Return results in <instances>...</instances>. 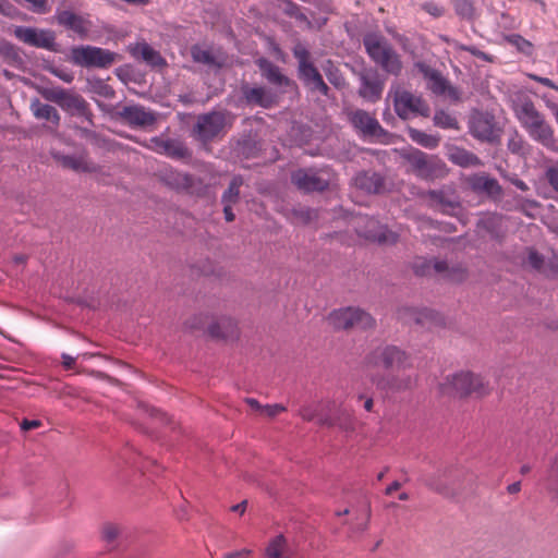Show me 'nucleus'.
I'll return each mask as SVG.
<instances>
[{"mask_svg":"<svg viewBox=\"0 0 558 558\" xmlns=\"http://www.w3.org/2000/svg\"><path fill=\"white\" fill-rule=\"evenodd\" d=\"M265 76L269 82L277 85H283L289 83V80L284 75H282L279 71V68L275 65H269L265 70Z\"/></svg>","mask_w":558,"mask_h":558,"instance_id":"obj_44","label":"nucleus"},{"mask_svg":"<svg viewBox=\"0 0 558 558\" xmlns=\"http://www.w3.org/2000/svg\"><path fill=\"white\" fill-rule=\"evenodd\" d=\"M165 181L168 185L175 190H181L189 193H194L196 191L195 178L185 172L171 170L165 174Z\"/></svg>","mask_w":558,"mask_h":558,"instance_id":"obj_26","label":"nucleus"},{"mask_svg":"<svg viewBox=\"0 0 558 558\" xmlns=\"http://www.w3.org/2000/svg\"><path fill=\"white\" fill-rule=\"evenodd\" d=\"M422 10L434 17H440L445 14L444 7L435 3V2H425L422 4Z\"/></svg>","mask_w":558,"mask_h":558,"instance_id":"obj_48","label":"nucleus"},{"mask_svg":"<svg viewBox=\"0 0 558 558\" xmlns=\"http://www.w3.org/2000/svg\"><path fill=\"white\" fill-rule=\"evenodd\" d=\"M412 268L417 276H429L435 272L444 279L457 282L466 278V270L461 265L450 267L445 260H428L418 257L413 262Z\"/></svg>","mask_w":558,"mask_h":558,"instance_id":"obj_6","label":"nucleus"},{"mask_svg":"<svg viewBox=\"0 0 558 558\" xmlns=\"http://www.w3.org/2000/svg\"><path fill=\"white\" fill-rule=\"evenodd\" d=\"M292 182L304 192H322L330 183V174L326 171L300 169L292 173Z\"/></svg>","mask_w":558,"mask_h":558,"instance_id":"obj_11","label":"nucleus"},{"mask_svg":"<svg viewBox=\"0 0 558 558\" xmlns=\"http://www.w3.org/2000/svg\"><path fill=\"white\" fill-rule=\"evenodd\" d=\"M425 484L434 492L446 497H450L456 494V488L449 483L447 472H438L435 475L427 477L425 480Z\"/></svg>","mask_w":558,"mask_h":558,"instance_id":"obj_31","label":"nucleus"},{"mask_svg":"<svg viewBox=\"0 0 558 558\" xmlns=\"http://www.w3.org/2000/svg\"><path fill=\"white\" fill-rule=\"evenodd\" d=\"M118 54L108 49L95 46H77L71 49V61L82 68L108 69L117 60Z\"/></svg>","mask_w":558,"mask_h":558,"instance_id":"obj_4","label":"nucleus"},{"mask_svg":"<svg viewBox=\"0 0 558 558\" xmlns=\"http://www.w3.org/2000/svg\"><path fill=\"white\" fill-rule=\"evenodd\" d=\"M281 3H282L281 9L287 15H289L291 17H295V19L304 17L300 11V7L296 3H294L293 1L282 0Z\"/></svg>","mask_w":558,"mask_h":558,"instance_id":"obj_46","label":"nucleus"},{"mask_svg":"<svg viewBox=\"0 0 558 558\" xmlns=\"http://www.w3.org/2000/svg\"><path fill=\"white\" fill-rule=\"evenodd\" d=\"M415 68L418 72L424 76L425 80L432 78V76L437 72V70L430 68L428 64L424 62H416Z\"/></svg>","mask_w":558,"mask_h":558,"instance_id":"obj_55","label":"nucleus"},{"mask_svg":"<svg viewBox=\"0 0 558 558\" xmlns=\"http://www.w3.org/2000/svg\"><path fill=\"white\" fill-rule=\"evenodd\" d=\"M409 161L416 175L423 179H433L441 171L439 162L421 150H415L409 157Z\"/></svg>","mask_w":558,"mask_h":558,"instance_id":"obj_17","label":"nucleus"},{"mask_svg":"<svg viewBox=\"0 0 558 558\" xmlns=\"http://www.w3.org/2000/svg\"><path fill=\"white\" fill-rule=\"evenodd\" d=\"M52 73L65 83H71L74 80V75L68 71L53 70Z\"/></svg>","mask_w":558,"mask_h":558,"instance_id":"obj_58","label":"nucleus"},{"mask_svg":"<svg viewBox=\"0 0 558 558\" xmlns=\"http://www.w3.org/2000/svg\"><path fill=\"white\" fill-rule=\"evenodd\" d=\"M515 117L529 135L547 148L554 149V130L546 123L531 100H522L514 107Z\"/></svg>","mask_w":558,"mask_h":558,"instance_id":"obj_1","label":"nucleus"},{"mask_svg":"<svg viewBox=\"0 0 558 558\" xmlns=\"http://www.w3.org/2000/svg\"><path fill=\"white\" fill-rule=\"evenodd\" d=\"M426 196L428 197L432 207L438 208L441 213L447 215L456 214V209L460 207L459 203L449 198L442 190L428 191Z\"/></svg>","mask_w":558,"mask_h":558,"instance_id":"obj_28","label":"nucleus"},{"mask_svg":"<svg viewBox=\"0 0 558 558\" xmlns=\"http://www.w3.org/2000/svg\"><path fill=\"white\" fill-rule=\"evenodd\" d=\"M547 177L554 190L558 191V170L550 168L547 172Z\"/></svg>","mask_w":558,"mask_h":558,"instance_id":"obj_59","label":"nucleus"},{"mask_svg":"<svg viewBox=\"0 0 558 558\" xmlns=\"http://www.w3.org/2000/svg\"><path fill=\"white\" fill-rule=\"evenodd\" d=\"M401 487V484L398 482V481H395L393 483H391L386 489H385V494L386 495H391L393 492L398 490L399 488Z\"/></svg>","mask_w":558,"mask_h":558,"instance_id":"obj_64","label":"nucleus"},{"mask_svg":"<svg viewBox=\"0 0 558 558\" xmlns=\"http://www.w3.org/2000/svg\"><path fill=\"white\" fill-rule=\"evenodd\" d=\"M223 213L225 218L228 222H231L234 220V214L232 211V204H223Z\"/></svg>","mask_w":558,"mask_h":558,"instance_id":"obj_62","label":"nucleus"},{"mask_svg":"<svg viewBox=\"0 0 558 558\" xmlns=\"http://www.w3.org/2000/svg\"><path fill=\"white\" fill-rule=\"evenodd\" d=\"M434 123L441 129H458L457 119L442 110L435 113Z\"/></svg>","mask_w":558,"mask_h":558,"instance_id":"obj_39","label":"nucleus"},{"mask_svg":"<svg viewBox=\"0 0 558 558\" xmlns=\"http://www.w3.org/2000/svg\"><path fill=\"white\" fill-rule=\"evenodd\" d=\"M245 402L251 407V409H253L259 413L262 412V409L264 405H262L256 399L247 398L245 400Z\"/></svg>","mask_w":558,"mask_h":558,"instance_id":"obj_63","label":"nucleus"},{"mask_svg":"<svg viewBox=\"0 0 558 558\" xmlns=\"http://www.w3.org/2000/svg\"><path fill=\"white\" fill-rule=\"evenodd\" d=\"M441 387L442 392L459 397H466L472 393L484 396L488 392V388L484 379L470 372H460L452 376H448Z\"/></svg>","mask_w":558,"mask_h":558,"instance_id":"obj_3","label":"nucleus"},{"mask_svg":"<svg viewBox=\"0 0 558 558\" xmlns=\"http://www.w3.org/2000/svg\"><path fill=\"white\" fill-rule=\"evenodd\" d=\"M509 41L518 47L520 51L527 52L532 45L520 35H511Z\"/></svg>","mask_w":558,"mask_h":558,"instance_id":"obj_52","label":"nucleus"},{"mask_svg":"<svg viewBox=\"0 0 558 558\" xmlns=\"http://www.w3.org/2000/svg\"><path fill=\"white\" fill-rule=\"evenodd\" d=\"M145 146L158 154H163L172 158H185L189 155L187 148L180 142L173 140H163L161 137H153Z\"/></svg>","mask_w":558,"mask_h":558,"instance_id":"obj_18","label":"nucleus"},{"mask_svg":"<svg viewBox=\"0 0 558 558\" xmlns=\"http://www.w3.org/2000/svg\"><path fill=\"white\" fill-rule=\"evenodd\" d=\"M299 74L300 78L312 92H319L325 96L328 94L329 87L324 82L323 76L313 63L299 69Z\"/></svg>","mask_w":558,"mask_h":558,"instance_id":"obj_25","label":"nucleus"},{"mask_svg":"<svg viewBox=\"0 0 558 558\" xmlns=\"http://www.w3.org/2000/svg\"><path fill=\"white\" fill-rule=\"evenodd\" d=\"M252 555L251 549H241L238 551L227 553L223 558H247Z\"/></svg>","mask_w":558,"mask_h":558,"instance_id":"obj_57","label":"nucleus"},{"mask_svg":"<svg viewBox=\"0 0 558 558\" xmlns=\"http://www.w3.org/2000/svg\"><path fill=\"white\" fill-rule=\"evenodd\" d=\"M136 54L151 65H159L163 62L160 53L145 43L136 47Z\"/></svg>","mask_w":558,"mask_h":558,"instance_id":"obj_35","label":"nucleus"},{"mask_svg":"<svg viewBox=\"0 0 558 558\" xmlns=\"http://www.w3.org/2000/svg\"><path fill=\"white\" fill-rule=\"evenodd\" d=\"M118 534H119V529H118V526H116L113 524H107L102 529V536L109 543L114 541L117 538Z\"/></svg>","mask_w":558,"mask_h":558,"instance_id":"obj_53","label":"nucleus"},{"mask_svg":"<svg viewBox=\"0 0 558 558\" xmlns=\"http://www.w3.org/2000/svg\"><path fill=\"white\" fill-rule=\"evenodd\" d=\"M361 87L359 94L364 99L375 102L381 97L384 84L377 73L365 72L361 75Z\"/></svg>","mask_w":558,"mask_h":558,"instance_id":"obj_21","label":"nucleus"},{"mask_svg":"<svg viewBox=\"0 0 558 558\" xmlns=\"http://www.w3.org/2000/svg\"><path fill=\"white\" fill-rule=\"evenodd\" d=\"M58 23L73 31L80 37H86L90 29L89 21L68 10L62 11L58 14Z\"/></svg>","mask_w":558,"mask_h":558,"instance_id":"obj_24","label":"nucleus"},{"mask_svg":"<svg viewBox=\"0 0 558 558\" xmlns=\"http://www.w3.org/2000/svg\"><path fill=\"white\" fill-rule=\"evenodd\" d=\"M393 107L398 117L403 120L429 114V107L421 97L400 88L393 92Z\"/></svg>","mask_w":558,"mask_h":558,"instance_id":"obj_7","label":"nucleus"},{"mask_svg":"<svg viewBox=\"0 0 558 558\" xmlns=\"http://www.w3.org/2000/svg\"><path fill=\"white\" fill-rule=\"evenodd\" d=\"M76 359L71 356L70 354H62V365L65 369H72L75 366Z\"/></svg>","mask_w":558,"mask_h":558,"instance_id":"obj_61","label":"nucleus"},{"mask_svg":"<svg viewBox=\"0 0 558 558\" xmlns=\"http://www.w3.org/2000/svg\"><path fill=\"white\" fill-rule=\"evenodd\" d=\"M242 94L248 105L259 106L263 108H271L277 102V97L274 93L265 87H250L244 85Z\"/></svg>","mask_w":558,"mask_h":558,"instance_id":"obj_19","label":"nucleus"},{"mask_svg":"<svg viewBox=\"0 0 558 558\" xmlns=\"http://www.w3.org/2000/svg\"><path fill=\"white\" fill-rule=\"evenodd\" d=\"M356 187L367 193H380L384 189V179L376 172H361L354 178Z\"/></svg>","mask_w":558,"mask_h":558,"instance_id":"obj_27","label":"nucleus"},{"mask_svg":"<svg viewBox=\"0 0 558 558\" xmlns=\"http://www.w3.org/2000/svg\"><path fill=\"white\" fill-rule=\"evenodd\" d=\"M372 381L377 386L378 389L391 392L410 390L415 385V378L405 374H398L389 378H376L372 376Z\"/></svg>","mask_w":558,"mask_h":558,"instance_id":"obj_20","label":"nucleus"},{"mask_svg":"<svg viewBox=\"0 0 558 558\" xmlns=\"http://www.w3.org/2000/svg\"><path fill=\"white\" fill-rule=\"evenodd\" d=\"M427 320H430V323L434 324H440L442 322L441 317L437 313L430 310H425L420 314L417 323L425 324Z\"/></svg>","mask_w":558,"mask_h":558,"instance_id":"obj_50","label":"nucleus"},{"mask_svg":"<svg viewBox=\"0 0 558 558\" xmlns=\"http://www.w3.org/2000/svg\"><path fill=\"white\" fill-rule=\"evenodd\" d=\"M13 33L20 41L28 46L51 51L56 50V37L51 31L38 29L27 26H16Z\"/></svg>","mask_w":558,"mask_h":558,"instance_id":"obj_10","label":"nucleus"},{"mask_svg":"<svg viewBox=\"0 0 558 558\" xmlns=\"http://www.w3.org/2000/svg\"><path fill=\"white\" fill-rule=\"evenodd\" d=\"M286 408L281 404H266L263 407L260 414L267 417H275L279 413L284 412Z\"/></svg>","mask_w":558,"mask_h":558,"instance_id":"obj_51","label":"nucleus"},{"mask_svg":"<svg viewBox=\"0 0 558 558\" xmlns=\"http://www.w3.org/2000/svg\"><path fill=\"white\" fill-rule=\"evenodd\" d=\"M266 558H290V550L287 539L282 534L271 538L265 548Z\"/></svg>","mask_w":558,"mask_h":558,"instance_id":"obj_33","label":"nucleus"},{"mask_svg":"<svg viewBox=\"0 0 558 558\" xmlns=\"http://www.w3.org/2000/svg\"><path fill=\"white\" fill-rule=\"evenodd\" d=\"M93 88L98 95L105 98H112L114 96L113 88L101 80L95 81L93 84Z\"/></svg>","mask_w":558,"mask_h":558,"instance_id":"obj_47","label":"nucleus"},{"mask_svg":"<svg viewBox=\"0 0 558 558\" xmlns=\"http://www.w3.org/2000/svg\"><path fill=\"white\" fill-rule=\"evenodd\" d=\"M508 149L515 155L525 156L529 153V145L524 138L518 133L513 132L507 143Z\"/></svg>","mask_w":558,"mask_h":558,"instance_id":"obj_36","label":"nucleus"},{"mask_svg":"<svg viewBox=\"0 0 558 558\" xmlns=\"http://www.w3.org/2000/svg\"><path fill=\"white\" fill-rule=\"evenodd\" d=\"M41 425V422L38 421V420H32V421H28V420H24L22 423H21V428L23 430H31V429H34V428H37Z\"/></svg>","mask_w":558,"mask_h":558,"instance_id":"obj_60","label":"nucleus"},{"mask_svg":"<svg viewBox=\"0 0 558 558\" xmlns=\"http://www.w3.org/2000/svg\"><path fill=\"white\" fill-rule=\"evenodd\" d=\"M456 13L465 20H471L474 15V7L471 0H453Z\"/></svg>","mask_w":558,"mask_h":558,"instance_id":"obj_40","label":"nucleus"},{"mask_svg":"<svg viewBox=\"0 0 558 558\" xmlns=\"http://www.w3.org/2000/svg\"><path fill=\"white\" fill-rule=\"evenodd\" d=\"M242 185V179L235 177L229 184L228 190L222 195L223 204H234L236 203L240 194V186Z\"/></svg>","mask_w":558,"mask_h":558,"instance_id":"obj_38","label":"nucleus"},{"mask_svg":"<svg viewBox=\"0 0 558 558\" xmlns=\"http://www.w3.org/2000/svg\"><path fill=\"white\" fill-rule=\"evenodd\" d=\"M208 333L213 338L232 340L238 338L236 323L227 316H221L208 326Z\"/></svg>","mask_w":558,"mask_h":558,"instance_id":"obj_23","label":"nucleus"},{"mask_svg":"<svg viewBox=\"0 0 558 558\" xmlns=\"http://www.w3.org/2000/svg\"><path fill=\"white\" fill-rule=\"evenodd\" d=\"M293 56L299 62V69L304 68V65H310V52L308 50L301 44H298L293 49Z\"/></svg>","mask_w":558,"mask_h":558,"instance_id":"obj_45","label":"nucleus"},{"mask_svg":"<svg viewBox=\"0 0 558 558\" xmlns=\"http://www.w3.org/2000/svg\"><path fill=\"white\" fill-rule=\"evenodd\" d=\"M448 158L454 165L460 167H481L483 163L481 159L473 153L459 147L449 149Z\"/></svg>","mask_w":558,"mask_h":558,"instance_id":"obj_30","label":"nucleus"},{"mask_svg":"<svg viewBox=\"0 0 558 558\" xmlns=\"http://www.w3.org/2000/svg\"><path fill=\"white\" fill-rule=\"evenodd\" d=\"M470 132L477 140L494 143L499 138V130L494 118L483 113H476L470 122Z\"/></svg>","mask_w":558,"mask_h":558,"instance_id":"obj_14","label":"nucleus"},{"mask_svg":"<svg viewBox=\"0 0 558 558\" xmlns=\"http://www.w3.org/2000/svg\"><path fill=\"white\" fill-rule=\"evenodd\" d=\"M461 49L470 52L471 54L481 58L486 61H490V58L485 53L484 51L478 50L476 47L473 46H462Z\"/></svg>","mask_w":558,"mask_h":558,"instance_id":"obj_56","label":"nucleus"},{"mask_svg":"<svg viewBox=\"0 0 558 558\" xmlns=\"http://www.w3.org/2000/svg\"><path fill=\"white\" fill-rule=\"evenodd\" d=\"M371 519V506L368 504H365L361 510L359 511V514L356 515L355 520L356 522L353 525V529L357 532H363L368 527Z\"/></svg>","mask_w":558,"mask_h":558,"instance_id":"obj_41","label":"nucleus"},{"mask_svg":"<svg viewBox=\"0 0 558 558\" xmlns=\"http://www.w3.org/2000/svg\"><path fill=\"white\" fill-rule=\"evenodd\" d=\"M429 89L437 95H441L447 89V81L442 77L439 71H437L432 78L428 80Z\"/></svg>","mask_w":558,"mask_h":558,"instance_id":"obj_43","label":"nucleus"},{"mask_svg":"<svg viewBox=\"0 0 558 558\" xmlns=\"http://www.w3.org/2000/svg\"><path fill=\"white\" fill-rule=\"evenodd\" d=\"M349 121L364 136L379 138L385 134L377 119L365 110L356 109L349 113Z\"/></svg>","mask_w":558,"mask_h":558,"instance_id":"obj_12","label":"nucleus"},{"mask_svg":"<svg viewBox=\"0 0 558 558\" xmlns=\"http://www.w3.org/2000/svg\"><path fill=\"white\" fill-rule=\"evenodd\" d=\"M468 183L474 192L485 193L489 196H500L502 189L495 178L485 173L473 174L468 178Z\"/></svg>","mask_w":558,"mask_h":558,"instance_id":"obj_22","label":"nucleus"},{"mask_svg":"<svg viewBox=\"0 0 558 558\" xmlns=\"http://www.w3.org/2000/svg\"><path fill=\"white\" fill-rule=\"evenodd\" d=\"M120 117L133 128H147L154 125L157 121V116L154 111L138 105L123 107L120 111Z\"/></svg>","mask_w":558,"mask_h":558,"instance_id":"obj_15","label":"nucleus"},{"mask_svg":"<svg viewBox=\"0 0 558 558\" xmlns=\"http://www.w3.org/2000/svg\"><path fill=\"white\" fill-rule=\"evenodd\" d=\"M191 56L193 61L196 63H202L205 65H214L216 63L211 51L204 49L198 45H195L191 48Z\"/></svg>","mask_w":558,"mask_h":558,"instance_id":"obj_37","label":"nucleus"},{"mask_svg":"<svg viewBox=\"0 0 558 558\" xmlns=\"http://www.w3.org/2000/svg\"><path fill=\"white\" fill-rule=\"evenodd\" d=\"M409 136L413 142L430 149L437 147L440 142L439 136L427 134L416 129H409Z\"/></svg>","mask_w":558,"mask_h":558,"instance_id":"obj_34","label":"nucleus"},{"mask_svg":"<svg viewBox=\"0 0 558 558\" xmlns=\"http://www.w3.org/2000/svg\"><path fill=\"white\" fill-rule=\"evenodd\" d=\"M43 97L49 101L56 102L63 110L71 113L86 116L89 113L87 101L80 95L65 90L63 88H50L43 92Z\"/></svg>","mask_w":558,"mask_h":558,"instance_id":"obj_8","label":"nucleus"},{"mask_svg":"<svg viewBox=\"0 0 558 558\" xmlns=\"http://www.w3.org/2000/svg\"><path fill=\"white\" fill-rule=\"evenodd\" d=\"M363 45L371 59L380 66L387 62L388 58H390L395 51L391 45L383 36L377 34L365 35Z\"/></svg>","mask_w":558,"mask_h":558,"instance_id":"obj_13","label":"nucleus"},{"mask_svg":"<svg viewBox=\"0 0 558 558\" xmlns=\"http://www.w3.org/2000/svg\"><path fill=\"white\" fill-rule=\"evenodd\" d=\"M31 109L36 119L49 121L54 126L59 125L60 114L54 107L35 99L31 104Z\"/></svg>","mask_w":558,"mask_h":558,"instance_id":"obj_32","label":"nucleus"},{"mask_svg":"<svg viewBox=\"0 0 558 558\" xmlns=\"http://www.w3.org/2000/svg\"><path fill=\"white\" fill-rule=\"evenodd\" d=\"M527 264L535 270H541L544 264V258L536 251L530 250L527 255Z\"/></svg>","mask_w":558,"mask_h":558,"instance_id":"obj_49","label":"nucleus"},{"mask_svg":"<svg viewBox=\"0 0 558 558\" xmlns=\"http://www.w3.org/2000/svg\"><path fill=\"white\" fill-rule=\"evenodd\" d=\"M402 62L400 56L393 51V53L388 58L387 62L381 66L384 71L389 74L398 76L402 71Z\"/></svg>","mask_w":558,"mask_h":558,"instance_id":"obj_42","label":"nucleus"},{"mask_svg":"<svg viewBox=\"0 0 558 558\" xmlns=\"http://www.w3.org/2000/svg\"><path fill=\"white\" fill-rule=\"evenodd\" d=\"M316 412V408L312 405H304L300 409L299 414L304 421L311 422L317 416Z\"/></svg>","mask_w":558,"mask_h":558,"instance_id":"obj_54","label":"nucleus"},{"mask_svg":"<svg viewBox=\"0 0 558 558\" xmlns=\"http://www.w3.org/2000/svg\"><path fill=\"white\" fill-rule=\"evenodd\" d=\"M59 162L64 167L77 172H96L98 167L89 161L86 155L69 156L62 155L58 158Z\"/></svg>","mask_w":558,"mask_h":558,"instance_id":"obj_29","label":"nucleus"},{"mask_svg":"<svg viewBox=\"0 0 558 558\" xmlns=\"http://www.w3.org/2000/svg\"><path fill=\"white\" fill-rule=\"evenodd\" d=\"M359 233L361 236L379 244H393L398 240V235L395 232L381 226L374 218H366L365 229L359 230Z\"/></svg>","mask_w":558,"mask_h":558,"instance_id":"obj_16","label":"nucleus"},{"mask_svg":"<svg viewBox=\"0 0 558 558\" xmlns=\"http://www.w3.org/2000/svg\"><path fill=\"white\" fill-rule=\"evenodd\" d=\"M226 126V114L220 111H213L199 116L194 132L198 140L204 143L213 141Z\"/></svg>","mask_w":558,"mask_h":558,"instance_id":"obj_9","label":"nucleus"},{"mask_svg":"<svg viewBox=\"0 0 558 558\" xmlns=\"http://www.w3.org/2000/svg\"><path fill=\"white\" fill-rule=\"evenodd\" d=\"M364 364L369 372L372 368L381 366L400 373L413 366L411 356L395 345L376 348L366 355Z\"/></svg>","mask_w":558,"mask_h":558,"instance_id":"obj_2","label":"nucleus"},{"mask_svg":"<svg viewBox=\"0 0 558 558\" xmlns=\"http://www.w3.org/2000/svg\"><path fill=\"white\" fill-rule=\"evenodd\" d=\"M328 323L335 329H361L367 330L375 326V319L359 307H344L332 311L328 315Z\"/></svg>","mask_w":558,"mask_h":558,"instance_id":"obj_5","label":"nucleus"}]
</instances>
